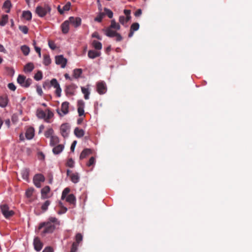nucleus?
I'll return each mask as SVG.
<instances>
[{
    "label": "nucleus",
    "mask_w": 252,
    "mask_h": 252,
    "mask_svg": "<svg viewBox=\"0 0 252 252\" xmlns=\"http://www.w3.org/2000/svg\"><path fill=\"white\" fill-rule=\"evenodd\" d=\"M104 13L105 14V15H107V16L109 18H112L113 17V12L111 10H110L107 8H104Z\"/></svg>",
    "instance_id": "49530a36"
},
{
    "label": "nucleus",
    "mask_w": 252,
    "mask_h": 252,
    "mask_svg": "<svg viewBox=\"0 0 252 252\" xmlns=\"http://www.w3.org/2000/svg\"><path fill=\"white\" fill-rule=\"evenodd\" d=\"M69 21H64L62 25V32H68L69 30Z\"/></svg>",
    "instance_id": "7c9ffc66"
},
{
    "label": "nucleus",
    "mask_w": 252,
    "mask_h": 252,
    "mask_svg": "<svg viewBox=\"0 0 252 252\" xmlns=\"http://www.w3.org/2000/svg\"><path fill=\"white\" fill-rule=\"evenodd\" d=\"M51 201L47 200L45 201L41 205V208L43 212H45L48 210V206L50 205Z\"/></svg>",
    "instance_id": "473e14b6"
},
{
    "label": "nucleus",
    "mask_w": 252,
    "mask_h": 252,
    "mask_svg": "<svg viewBox=\"0 0 252 252\" xmlns=\"http://www.w3.org/2000/svg\"><path fill=\"white\" fill-rule=\"evenodd\" d=\"M85 103L82 100H79L77 102V112L80 117L84 116Z\"/></svg>",
    "instance_id": "9d476101"
},
{
    "label": "nucleus",
    "mask_w": 252,
    "mask_h": 252,
    "mask_svg": "<svg viewBox=\"0 0 252 252\" xmlns=\"http://www.w3.org/2000/svg\"><path fill=\"white\" fill-rule=\"evenodd\" d=\"M96 89L100 94H105L107 90L105 83L103 82H98L96 85Z\"/></svg>",
    "instance_id": "6e6552de"
},
{
    "label": "nucleus",
    "mask_w": 252,
    "mask_h": 252,
    "mask_svg": "<svg viewBox=\"0 0 252 252\" xmlns=\"http://www.w3.org/2000/svg\"><path fill=\"white\" fill-rule=\"evenodd\" d=\"M42 72L40 70H38L34 76V79L36 81H39L42 78Z\"/></svg>",
    "instance_id": "37998d69"
},
{
    "label": "nucleus",
    "mask_w": 252,
    "mask_h": 252,
    "mask_svg": "<svg viewBox=\"0 0 252 252\" xmlns=\"http://www.w3.org/2000/svg\"><path fill=\"white\" fill-rule=\"evenodd\" d=\"M81 89L82 93L84 95V98L85 99H88L89 98V95L90 94L89 88H86L85 87H81Z\"/></svg>",
    "instance_id": "c756f323"
},
{
    "label": "nucleus",
    "mask_w": 252,
    "mask_h": 252,
    "mask_svg": "<svg viewBox=\"0 0 252 252\" xmlns=\"http://www.w3.org/2000/svg\"><path fill=\"white\" fill-rule=\"evenodd\" d=\"M94 162H95V158L94 157H92L90 158L89 161L88 163H87V165L88 166H91L94 163Z\"/></svg>",
    "instance_id": "13d9d810"
},
{
    "label": "nucleus",
    "mask_w": 252,
    "mask_h": 252,
    "mask_svg": "<svg viewBox=\"0 0 252 252\" xmlns=\"http://www.w3.org/2000/svg\"><path fill=\"white\" fill-rule=\"evenodd\" d=\"M93 37H96L98 39L101 40V37L98 35L97 32H94L92 35Z\"/></svg>",
    "instance_id": "338daca9"
},
{
    "label": "nucleus",
    "mask_w": 252,
    "mask_h": 252,
    "mask_svg": "<svg viewBox=\"0 0 252 252\" xmlns=\"http://www.w3.org/2000/svg\"><path fill=\"white\" fill-rule=\"evenodd\" d=\"M54 147L52 151L55 155L61 153L64 149V146L63 144H58Z\"/></svg>",
    "instance_id": "6ab92c4d"
},
{
    "label": "nucleus",
    "mask_w": 252,
    "mask_h": 252,
    "mask_svg": "<svg viewBox=\"0 0 252 252\" xmlns=\"http://www.w3.org/2000/svg\"><path fill=\"white\" fill-rule=\"evenodd\" d=\"M50 191V188L46 186L44 187L41 190V197L43 199H47L49 197L48 193Z\"/></svg>",
    "instance_id": "dca6fc26"
},
{
    "label": "nucleus",
    "mask_w": 252,
    "mask_h": 252,
    "mask_svg": "<svg viewBox=\"0 0 252 252\" xmlns=\"http://www.w3.org/2000/svg\"><path fill=\"white\" fill-rule=\"evenodd\" d=\"M92 45L96 50H100L102 49V44L96 40L92 41Z\"/></svg>",
    "instance_id": "bb28decb"
},
{
    "label": "nucleus",
    "mask_w": 252,
    "mask_h": 252,
    "mask_svg": "<svg viewBox=\"0 0 252 252\" xmlns=\"http://www.w3.org/2000/svg\"><path fill=\"white\" fill-rule=\"evenodd\" d=\"M124 13L126 15V17H128V19H130L131 16H130V13L131 11L128 9H125L124 10Z\"/></svg>",
    "instance_id": "bf43d9fd"
},
{
    "label": "nucleus",
    "mask_w": 252,
    "mask_h": 252,
    "mask_svg": "<svg viewBox=\"0 0 252 252\" xmlns=\"http://www.w3.org/2000/svg\"><path fill=\"white\" fill-rule=\"evenodd\" d=\"M36 116L39 119H45L46 117L45 112L42 110H37L36 112Z\"/></svg>",
    "instance_id": "e433bc0d"
},
{
    "label": "nucleus",
    "mask_w": 252,
    "mask_h": 252,
    "mask_svg": "<svg viewBox=\"0 0 252 252\" xmlns=\"http://www.w3.org/2000/svg\"><path fill=\"white\" fill-rule=\"evenodd\" d=\"M34 68V65L32 63H29L24 67L25 72H31Z\"/></svg>",
    "instance_id": "c85d7f7f"
},
{
    "label": "nucleus",
    "mask_w": 252,
    "mask_h": 252,
    "mask_svg": "<svg viewBox=\"0 0 252 252\" xmlns=\"http://www.w3.org/2000/svg\"><path fill=\"white\" fill-rule=\"evenodd\" d=\"M139 25L138 23H133L130 27V32H135L139 29Z\"/></svg>",
    "instance_id": "a18cd8bd"
},
{
    "label": "nucleus",
    "mask_w": 252,
    "mask_h": 252,
    "mask_svg": "<svg viewBox=\"0 0 252 252\" xmlns=\"http://www.w3.org/2000/svg\"><path fill=\"white\" fill-rule=\"evenodd\" d=\"M8 19V16L7 15H3L0 20V25L4 26L7 22Z\"/></svg>",
    "instance_id": "72a5a7b5"
},
{
    "label": "nucleus",
    "mask_w": 252,
    "mask_h": 252,
    "mask_svg": "<svg viewBox=\"0 0 252 252\" xmlns=\"http://www.w3.org/2000/svg\"><path fill=\"white\" fill-rule=\"evenodd\" d=\"M51 61L49 55H44L43 56V63L45 65H48L51 63Z\"/></svg>",
    "instance_id": "ea45409f"
},
{
    "label": "nucleus",
    "mask_w": 252,
    "mask_h": 252,
    "mask_svg": "<svg viewBox=\"0 0 252 252\" xmlns=\"http://www.w3.org/2000/svg\"><path fill=\"white\" fill-rule=\"evenodd\" d=\"M69 104V102L67 101L63 102L62 103L61 105V112H60L59 109L57 110V113L60 116L63 117L68 113Z\"/></svg>",
    "instance_id": "39448f33"
},
{
    "label": "nucleus",
    "mask_w": 252,
    "mask_h": 252,
    "mask_svg": "<svg viewBox=\"0 0 252 252\" xmlns=\"http://www.w3.org/2000/svg\"><path fill=\"white\" fill-rule=\"evenodd\" d=\"M129 20H130V19H128V17H126L124 16H121L119 17L120 23L122 25H123L126 27L127 26V23Z\"/></svg>",
    "instance_id": "cd10ccee"
},
{
    "label": "nucleus",
    "mask_w": 252,
    "mask_h": 252,
    "mask_svg": "<svg viewBox=\"0 0 252 252\" xmlns=\"http://www.w3.org/2000/svg\"><path fill=\"white\" fill-rule=\"evenodd\" d=\"M110 27L112 29L119 30L120 29V26L119 23H117L115 22V20H112L111 22V25Z\"/></svg>",
    "instance_id": "4c0bfd02"
},
{
    "label": "nucleus",
    "mask_w": 252,
    "mask_h": 252,
    "mask_svg": "<svg viewBox=\"0 0 252 252\" xmlns=\"http://www.w3.org/2000/svg\"><path fill=\"white\" fill-rule=\"evenodd\" d=\"M78 245L76 243H73L70 252H76Z\"/></svg>",
    "instance_id": "864d4df0"
},
{
    "label": "nucleus",
    "mask_w": 252,
    "mask_h": 252,
    "mask_svg": "<svg viewBox=\"0 0 252 252\" xmlns=\"http://www.w3.org/2000/svg\"><path fill=\"white\" fill-rule=\"evenodd\" d=\"M105 16V14L103 12H100L98 15L94 18V21L100 22Z\"/></svg>",
    "instance_id": "c03bdc74"
},
{
    "label": "nucleus",
    "mask_w": 252,
    "mask_h": 252,
    "mask_svg": "<svg viewBox=\"0 0 252 252\" xmlns=\"http://www.w3.org/2000/svg\"><path fill=\"white\" fill-rule=\"evenodd\" d=\"M8 102V98L6 95L0 96V107H5Z\"/></svg>",
    "instance_id": "f3484780"
},
{
    "label": "nucleus",
    "mask_w": 252,
    "mask_h": 252,
    "mask_svg": "<svg viewBox=\"0 0 252 252\" xmlns=\"http://www.w3.org/2000/svg\"><path fill=\"white\" fill-rule=\"evenodd\" d=\"M76 143H77L76 141H73V142L72 143V144L71 145V147H70V150L72 152H74V148L75 147Z\"/></svg>",
    "instance_id": "774afa93"
},
{
    "label": "nucleus",
    "mask_w": 252,
    "mask_h": 252,
    "mask_svg": "<svg viewBox=\"0 0 252 252\" xmlns=\"http://www.w3.org/2000/svg\"><path fill=\"white\" fill-rule=\"evenodd\" d=\"M92 153V151L90 149H84L81 153L80 156V159L85 158L87 156L91 154Z\"/></svg>",
    "instance_id": "a878e982"
},
{
    "label": "nucleus",
    "mask_w": 252,
    "mask_h": 252,
    "mask_svg": "<svg viewBox=\"0 0 252 252\" xmlns=\"http://www.w3.org/2000/svg\"><path fill=\"white\" fill-rule=\"evenodd\" d=\"M44 176L41 174H37L34 175L33 179V182L34 185L38 188L41 187V183L44 182Z\"/></svg>",
    "instance_id": "423d86ee"
},
{
    "label": "nucleus",
    "mask_w": 252,
    "mask_h": 252,
    "mask_svg": "<svg viewBox=\"0 0 252 252\" xmlns=\"http://www.w3.org/2000/svg\"><path fill=\"white\" fill-rule=\"evenodd\" d=\"M82 73V70L80 68H76L73 70V76L75 78H79Z\"/></svg>",
    "instance_id": "58836bf2"
},
{
    "label": "nucleus",
    "mask_w": 252,
    "mask_h": 252,
    "mask_svg": "<svg viewBox=\"0 0 252 252\" xmlns=\"http://www.w3.org/2000/svg\"><path fill=\"white\" fill-rule=\"evenodd\" d=\"M50 84L51 86L54 87L55 88L58 87L60 86V84L58 83L57 80L55 78L52 79L50 81Z\"/></svg>",
    "instance_id": "8fccbe9b"
},
{
    "label": "nucleus",
    "mask_w": 252,
    "mask_h": 252,
    "mask_svg": "<svg viewBox=\"0 0 252 252\" xmlns=\"http://www.w3.org/2000/svg\"><path fill=\"white\" fill-rule=\"evenodd\" d=\"M55 62L57 64L61 65L62 68H64L66 65L67 60L63 55L56 56Z\"/></svg>",
    "instance_id": "0eeeda50"
},
{
    "label": "nucleus",
    "mask_w": 252,
    "mask_h": 252,
    "mask_svg": "<svg viewBox=\"0 0 252 252\" xmlns=\"http://www.w3.org/2000/svg\"><path fill=\"white\" fill-rule=\"evenodd\" d=\"M26 137L28 140L33 138L34 136V129L32 126H30L26 129L25 133Z\"/></svg>",
    "instance_id": "f8f14e48"
},
{
    "label": "nucleus",
    "mask_w": 252,
    "mask_h": 252,
    "mask_svg": "<svg viewBox=\"0 0 252 252\" xmlns=\"http://www.w3.org/2000/svg\"><path fill=\"white\" fill-rule=\"evenodd\" d=\"M33 190L34 189L33 188L28 189L26 192V196L28 198L31 197L33 193Z\"/></svg>",
    "instance_id": "3c124183"
},
{
    "label": "nucleus",
    "mask_w": 252,
    "mask_h": 252,
    "mask_svg": "<svg viewBox=\"0 0 252 252\" xmlns=\"http://www.w3.org/2000/svg\"><path fill=\"white\" fill-rule=\"evenodd\" d=\"M70 189L68 188H65L62 192L61 199L63 200L67 196V195L70 192Z\"/></svg>",
    "instance_id": "79ce46f5"
},
{
    "label": "nucleus",
    "mask_w": 252,
    "mask_h": 252,
    "mask_svg": "<svg viewBox=\"0 0 252 252\" xmlns=\"http://www.w3.org/2000/svg\"><path fill=\"white\" fill-rule=\"evenodd\" d=\"M69 130V126L68 124H62L61 126L60 131L63 137H66L68 136V131Z\"/></svg>",
    "instance_id": "9b49d317"
},
{
    "label": "nucleus",
    "mask_w": 252,
    "mask_h": 252,
    "mask_svg": "<svg viewBox=\"0 0 252 252\" xmlns=\"http://www.w3.org/2000/svg\"><path fill=\"white\" fill-rule=\"evenodd\" d=\"M142 14V10L141 9H137L134 13V15L136 17H139Z\"/></svg>",
    "instance_id": "e2e57ef3"
},
{
    "label": "nucleus",
    "mask_w": 252,
    "mask_h": 252,
    "mask_svg": "<svg viewBox=\"0 0 252 252\" xmlns=\"http://www.w3.org/2000/svg\"><path fill=\"white\" fill-rule=\"evenodd\" d=\"M54 130L52 128H48L44 133V135L46 138H50L53 135Z\"/></svg>",
    "instance_id": "f704fd0d"
},
{
    "label": "nucleus",
    "mask_w": 252,
    "mask_h": 252,
    "mask_svg": "<svg viewBox=\"0 0 252 252\" xmlns=\"http://www.w3.org/2000/svg\"><path fill=\"white\" fill-rule=\"evenodd\" d=\"M88 56L89 58L94 59L96 57H99L100 56V52L99 51L91 50L89 51Z\"/></svg>",
    "instance_id": "aec40b11"
},
{
    "label": "nucleus",
    "mask_w": 252,
    "mask_h": 252,
    "mask_svg": "<svg viewBox=\"0 0 252 252\" xmlns=\"http://www.w3.org/2000/svg\"><path fill=\"white\" fill-rule=\"evenodd\" d=\"M8 87L10 90L13 91H15L16 89V86L12 83H9L8 84Z\"/></svg>",
    "instance_id": "052dcab7"
},
{
    "label": "nucleus",
    "mask_w": 252,
    "mask_h": 252,
    "mask_svg": "<svg viewBox=\"0 0 252 252\" xmlns=\"http://www.w3.org/2000/svg\"><path fill=\"white\" fill-rule=\"evenodd\" d=\"M60 222L55 217H49L46 221L39 223L38 230L40 231L41 235L44 236L47 234L52 233L56 228V225H59Z\"/></svg>",
    "instance_id": "f257e3e1"
},
{
    "label": "nucleus",
    "mask_w": 252,
    "mask_h": 252,
    "mask_svg": "<svg viewBox=\"0 0 252 252\" xmlns=\"http://www.w3.org/2000/svg\"><path fill=\"white\" fill-rule=\"evenodd\" d=\"M71 6V3L70 2H67L63 6V9L65 11H68L70 9Z\"/></svg>",
    "instance_id": "6e6d98bb"
},
{
    "label": "nucleus",
    "mask_w": 252,
    "mask_h": 252,
    "mask_svg": "<svg viewBox=\"0 0 252 252\" xmlns=\"http://www.w3.org/2000/svg\"><path fill=\"white\" fill-rule=\"evenodd\" d=\"M83 236L81 233H77L75 236V242L74 243H76L77 244H79L80 242L82 241Z\"/></svg>",
    "instance_id": "de8ad7c7"
},
{
    "label": "nucleus",
    "mask_w": 252,
    "mask_h": 252,
    "mask_svg": "<svg viewBox=\"0 0 252 252\" xmlns=\"http://www.w3.org/2000/svg\"><path fill=\"white\" fill-rule=\"evenodd\" d=\"M22 17L27 20H30L32 19V14L30 11H24L22 14Z\"/></svg>",
    "instance_id": "2f4dec72"
},
{
    "label": "nucleus",
    "mask_w": 252,
    "mask_h": 252,
    "mask_svg": "<svg viewBox=\"0 0 252 252\" xmlns=\"http://www.w3.org/2000/svg\"><path fill=\"white\" fill-rule=\"evenodd\" d=\"M68 21L70 25L74 27H78L81 24V19L79 17H70Z\"/></svg>",
    "instance_id": "1a4fd4ad"
},
{
    "label": "nucleus",
    "mask_w": 252,
    "mask_h": 252,
    "mask_svg": "<svg viewBox=\"0 0 252 252\" xmlns=\"http://www.w3.org/2000/svg\"><path fill=\"white\" fill-rule=\"evenodd\" d=\"M66 201L68 202L70 205L73 206L76 204V197L73 194H70L65 197Z\"/></svg>",
    "instance_id": "a211bd4d"
},
{
    "label": "nucleus",
    "mask_w": 252,
    "mask_h": 252,
    "mask_svg": "<svg viewBox=\"0 0 252 252\" xmlns=\"http://www.w3.org/2000/svg\"><path fill=\"white\" fill-rule=\"evenodd\" d=\"M48 45L49 47L52 50H55L56 48V46L54 42L51 40H48Z\"/></svg>",
    "instance_id": "603ef678"
},
{
    "label": "nucleus",
    "mask_w": 252,
    "mask_h": 252,
    "mask_svg": "<svg viewBox=\"0 0 252 252\" xmlns=\"http://www.w3.org/2000/svg\"><path fill=\"white\" fill-rule=\"evenodd\" d=\"M77 88V86L74 84H71L67 86L65 89V93L67 95H73L74 93L75 89Z\"/></svg>",
    "instance_id": "2eb2a0df"
},
{
    "label": "nucleus",
    "mask_w": 252,
    "mask_h": 252,
    "mask_svg": "<svg viewBox=\"0 0 252 252\" xmlns=\"http://www.w3.org/2000/svg\"><path fill=\"white\" fill-rule=\"evenodd\" d=\"M66 166L69 167H73L74 166V161L72 158H69L66 162Z\"/></svg>",
    "instance_id": "5fc2aeb1"
},
{
    "label": "nucleus",
    "mask_w": 252,
    "mask_h": 252,
    "mask_svg": "<svg viewBox=\"0 0 252 252\" xmlns=\"http://www.w3.org/2000/svg\"><path fill=\"white\" fill-rule=\"evenodd\" d=\"M30 170L29 169L24 168L22 170L21 174L23 179L28 181L29 179Z\"/></svg>",
    "instance_id": "393cba45"
},
{
    "label": "nucleus",
    "mask_w": 252,
    "mask_h": 252,
    "mask_svg": "<svg viewBox=\"0 0 252 252\" xmlns=\"http://www.w3.org/2000/svg\"><path fill=\"white\" fill-rule=\"evenodd\" d=\"M21 51L24 55L27 56L30 52V48L26 45H23L21 47Z\"/></svg>",
    "instance_id": "a19ab883"
},
{
    "label": "nucleus",
    "mask_w": 252,
    "mask_h": 252,
    "mask_svg": "<svg viewBox=\"0 0 252 252\" xmlns=\"http://www.w3.org/2000/svg\"><path fill=\"white\" fill-rule=\"evenodd\" d=\"M19 29L21 32H28V28L26 26H19Z\"/></svg>",
    "instance_id": "680f3d73"
},
{
    "label": "nucleus",
    "mask_w": 252,
    "mask_h": 252,
    "mask_svg": "<svg viewBox=\"0 0 252 252\" xmlns=\"http://www.w3.org/2000/svg\"><path fill=\"white\" fill-rule=\"evenodd\" d=\"M59 205L61 208V210L58 211V214L61 215L62 214H64L66 212L67 209L66 207H64L63 205V203H62L61 202H60Z\"/></svg>",
    "instance_id": "c9c22d12"
},
{
    "label": "nucleus",
    "mask_w": 252,
    "mask_h": 252,
    "mask_svg": "<svg viewBox=\"0 0 252 252\" xmlns=\"http://www.w3.org/2000/svg\"><path fill=\"white\" fill-rule=\"evenodd\" d=\"M11 7V3L9 0H6L3 3L2 9L5 10L6 13H9Z\"/></svg>",
    "instance_id": "412c9836"
},
{
    "label": "nucleus",
    "mask_w": 252,
    "mask_h": 252,
    "mask_svg": "<svg viewBox=\"0 0 252 252\" xmlns=\"http://www.w3.org/2000/svg\"><path fill=\"white\" fill-rule=\"evenodd\" d=\"M42 252H53V250L51 247H47L43 250Z\"/></svg>",
    "instance_id": "0e129e2a"
},
{
    "label": "nucleus",
    "mask_w": 252,
    "mask_h": 252,
    "mask_svg": "<svg viewBox=\"0 0 252 252\" xmlns=\"http://www.w3.org/2000/svg\"><path fill=\"white\" fill-rule=\"evenodd\" d=\"M0 208L2 215L6 219L11 217L14 214V211L10 210L8 206L6 204L1 205Z\"/></svg>",
    "instance_id": "7ed1b4c3"
},
{
    "label": "nucleus",
    "mask_w": 252,
    "mask_h": 252,
    "mask_svg": "<svg viewBox=\"0 0 252 252\" xmlns=\"http://www.w3.org/2000/svg\"><path fill=\"white\" fill-rule=\"evenodd\" d=\"M70 178L71 181L74 184H76L79 182L80 180V177L78 173H72L70 175Z\"/></svg>",
    "instance_id": "b1692460"
},
{
    "label": "nucleus",
    "mask_w": 252,
    "mask_h": 252,
    "mask_svg": "<svg viewBox=\"0 0 252 252\" xmlns=\"http://www.w3.org/2000/svg\"><path fill=\"white\" fill-rule=\"evenodd\" d=\"M74 133L75 135L78 138L82 137L85 134V131L82 129H80L78 127H76L74 129Z\"/></svg>",
    "instance_id": "5701e85b"
},
{
    "label": "nucleus",
    "mask_w": 252,
    "mask_h": 252,
    "mask_svg": "<svg viewBox=\"0 0 252 252\" xmlns=\"http://www.w3.org/2000/svg\"><path fill=\"white\" fill-rule=\"evenodd\" d=\"M36 91L40 95H42L43 92L40 86H37L36 87Z\"/></svg>",
    "instance_id": "69168bd1"
},
{
    "label": "nucleus",
    "mask_w": 252,
    "mask_h": 252,
    "mask_svg": "<svg viewBox=\"0 0 252 252\" xmlns=\"http://www.w3.org/2000/svg\"><path fill=\"white\" fill-rule=\"evenodd\" d=\"M56 94L58 97H60L61 95V93H62V89L60 87V86H58V87L56 88Z\"/></svg>",
    "instance_id": "4d7b16f0"
},
{
    "label": "nucleus",
    "mask_w": 252,
    "mask_h": 252,
    "mask_svg": "<svg viewBox=\"0 0 252 252\" xmlns=\"http://www.w3.org/2000/svg\"><path fill=\"white\" fill-rule=\"evenodd\" d=\"M60 142L59 138L57 136H52L50 138V145L51 146L53 147L58 145Z\"/></svg>",
    "instance_id": "4be33fe9"
},
{
    "label": "nucleus",
    "mask_w": 252,
    "mask_h": 252,
    "mask_svg": "<svg viewBox=\"0 0 252 252\" xmlns=\"http://www.w3.org/2000/svg\"><path fill=\"white\" fill-rule=\"evenodd\" d=\"M33 245L35 250L38 252L40 251L43 247L42 243L38 237H36L34 239Z\"/></svg>",
    "instance_id": "4468645a"
},
{
    "label": "nucleus",
    "mask_w": 252,
    "mask_h": 252,
    "mask_svg": "<svg viewBox=\"0 0 252 252\" xmlns=\"http://www.w3.org/2000/svg\"><path fill=\"white\" fill-rule=\"evenodd\" d=\"M106 35L111 38H114L117 41H121L123 39V37L118 32H106Z\"/></svg>",
    "instance_id": "ddd939ff"
},
{
    "label": "nucleus",
    "mask_w": 252,
    "mask_h": 252,
    "mask_svg": "<svg viewBox=\"0 0 252 252\" xmlns=\"http://www.w3.org/2000/svg\"><path fill=\"white\" fill-rule=\"evenodd\" d=\"M51 7L48 4H45L43 6H38L36 8V13L41 17L45 16L51 11Z\"/></svg>",
    "instance_id": "f03ea898"
},
{
    "label": "nucleus",
    "mask_w": 252,
    "mask_h": 252,
    "mask_svg": "<svg viewBox=\"0 0 252 252\" xmlns=\"http://www.w3.org/2000/svg\"><path fill=\"white\" fill-rule=\"evenodd\" d=\"M17 82L20 84L22 87L28 88L32 84V80L30 78L26 79L25 76L19 75L17 78Z\"/></svg>",
    "instance_id": "20e7f679"
},
{
    "label": "nucleus",
    "mask_w": 252,
    "mask_h": 252,
    "mask_svg": "<svg viewBox=\"0 0 252 252\" xmlns=\"http://www.w3.org/2000/svg\"><path fill=\"white\" fill-rule=\"evenodd\" d=\"M54 114L50 110H48V113H47V115L46 116V117H45V122H46L47 123H50V119L53 117Z\"/></svg>",
    "instance_id": "09e8293b"
}]
</instances>
